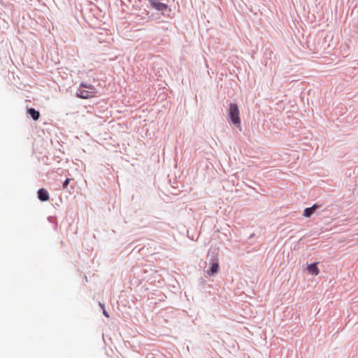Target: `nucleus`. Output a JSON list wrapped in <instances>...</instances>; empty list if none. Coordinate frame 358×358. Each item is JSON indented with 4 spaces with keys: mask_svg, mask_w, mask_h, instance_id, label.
I'll list each match as a JSON object with an SVG mask.
<instances>
[{
    "mask_svg": "<svg viewBox=\"0 0 358 358\" xmlns=\"http://www.w3.org/2000/svg\"><path fill=\"white\" fill-rule=\"evenodd\" d=\"M96 89L91 84L82 83L76 91V96L83 99L94 98L96 96Z\"/></svg>",
    "mask_w": 358,
    "mask_h": 358,
    "instance_id": "1",
    "label": "nucleus"
},
{
    "mask_svg": "<svg viewBox=\"0 0 358 358\" xmlns=\"http://www.w3.org/2000/svg\"><path fill=\"white\" fill-rule=\"evenodd\" d=\"M239 110L236 103H230L228 110L229 122L238 127L241 126V119L239 117Z\"/></svg>",
    "mask_w": 358,
    "mask_h": 358,
    "instance_id": "2",
    "label": "nucleus"
},
{
    "mask_svg": "<svg viewBox=\"0 0 358 358\" xmlns=\"http://www.w3.org/2000/svg\"><path fill=\"white\" fill-rule=\"evenodd\" d=\"M152 7L159 11H164L167 8V5L157 0H148Z\"/></svg>",
    "mask_w": 358,
    "mask_h": 358,
    "instance_id": "3",
    "label": "nucleus"
},
{
    "mask_svg": "<svg viewBox=\"0 0 358 358\" xmlns=\"http://www.w3.org/2000/svg\"><path fill=\"white\" fill-rule=\"evenodd\" d=\"M219 263H218V259H217V254L216 255L215 257L213 260V263L211 265V267L210 268V271H208V274L210 275H213L215 273H217L219 271Z\"/></svg>",
    "mask_w": 358,
    "mask_h": 358,
    "instance_id": "4",
    "label": "nucleus"
},
{
    "mask_svg": "<svg viewBox=\"0 0 358 358\" xmlns=\"http://www.w3.org/2000/svg\"><path fill=\"white\" fill-rule=\"evenodd\" d=\"M38 197L42 201H46L50 199L48 191L44 188H41L38 191Z\"/></svg>",
    "mask_w": 358,
    "mask_h": 358,
    "instance_id": "5",
    "label": "nucleus"
},
{
    "mask_svg": "<svg viewBox=\"0 0 358 358\" xmlns=\"http://www.w3.org/2000/svg\"><path fill=\"white\" fill-rule=\"evenodd\" d=\"M320 207V206L317 205V203L314 204L312 207L310 208H306L304 211H303V216L306 217H310L315 212V210L319 208Z\"/></svg>",
    "mask_w": 358,
    "mask_h": 358,
    "instance_id": "6",
    "label": "nucleus"
},
{
    "mask_svg": "<svg viewBox=\"0 0 358 358\" xmlns=\"http://www.w3.org/2000/svg\"><path fill=\"white\" fill-rule=\"evenodd\" d=\"M308 272L314 275H317L320 273V270L317 267V263H313L310 264L307 268Z\"/></svg>",
    "mask_w": 358,
    "mask_h": 358,
    "instance_id": "7",
    "label": "nucleus"
},
{
    "mask_svg": "<svg viewBox=\"0 0 358 358\" xmlns=\"http://www.w3.org/2000/svg\"><path fill=\"white\" fill-rule=\"evenodd\" d=\"M28 113L31 116L34 120H38L40 117V113L34 108L28 109Z\"/></svg>",
    "mask_w": 358,
    "mask_h": 358,
    "instance_id": "8",
    "label": "nucleus"
},
{
    "mask_svg": "<svg viewBox=\"0 0 358 358\" xmlns=\"http://www.w3.org/2000/svg\"><path fill=\"white\" fill-rule=\"evenodd\" d=\"M69 182H70V179L69 178H66L64 180V182H63V185H62L63 189H66V187L69 184Z\"/></svg>",
    "mask_w": 358,
    "mask_h": 358,
    "instance_id": "9",
    "label": "nucleus"
},
{
    "mask_svg": "<svg viewBox=\"0 0 358 358\" xmlns=\"http://www.w3.org/2000/svg\"><path fill=\"white\" fill-rule=\"evenodd\" d=\"M103 313L106 317H109L108 312L105 309L103 310Z\"/></svg>",
    "mask_w": 358,
    "mask_h": 358,
    "instance_id": "10",
    "label": "nucleus"
},
{
    "mask_svg": "<svg viewBox=\"0 0 358 358\" xmlns=\"http://www.w3.org/2000/svg\"><path fill=\"white\" fill-rule=\"evenodd\" d=\"M100 306L101 307V308L103 310L105 309V307H104V304L100 303Z\"/></svg>",
    "mask_w": 358,
    "mask_h": 358,
    "instance_id": "11",
    "label": "nucleus"
}]
</instances>
